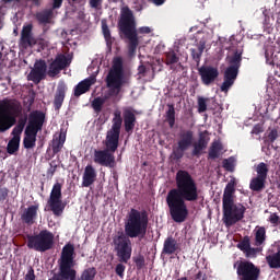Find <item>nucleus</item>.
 Masks as SVG:
<instances>
[{
	"mask_svg": "<svg viewBox=\"0 0 280 280\" xmlns=\"http://www.w3.org/2000/svg\"><path fill=\"white\" fill-rule=\"evenodd\" d=\"M176 188L171 189L166 196V205L174 222L183 223L189 215L187 202H198L200 190L194 176L185 170H179L175 176Z\"/></svg>",
	"mask_w": 280,
	"mask_h": 280,
	"instance_id": "f257e3e1",
	"label": "nucleus"
},
{
	"mask_svg": "<svg viewBox=\"0 0 280 280\" xmlns=\"http://www.w3.org/2000/svg\"><path fill=\"white\" fill-rule=\"evenodd\" d=\"M149 222L148 211L130 209L125 222V233L121 232L113 237L114 250H116L119 261L122 264L130 261V257H132V241L130 238L140 237L143 240L148 233Z\"/></svg>",
	"mask_w": 280,
	"mask_h": 280,
	"instance_id": "f03ea898",
	"label": "nucleus"
},
{
	"mask_svg": "<svg viewBox=\"0 0 280 280\" xmlns=\"http://www.w3.org/2000/svg\"><path fill=\"white\" fill-rule=\"evenodd\" d=\"M236 185L235 179H231L223 191V224L228 228L242 222L244 220V213H246V207L242 203H235V199L233 198Z\"/></svg>",
	"mask_w": 280,
	"mask_h": 280,
	"instance_id": "7ed1b4c3",
	"label": "nucleus"
},
{
	"mask_svg": "<svg viewBox=\"0 0 280 280\" xmlns=\"http://www.w3.org/2000/svg\"><path fill=\"white\" fill-rule=\"evenodd\" d=\"M118 28L120 34L129 40L128 55L135 56L137 47H139V35L137 34V20L130 7L126 5L120 9V19L118 21Z\"/></svg>",
	"mask_w": 280,
	"mask_h": 280,
	"instance_id": "20e7f679",
	"label": "nucleus"
},
{
	"mask_svg": "<svg viewBox=\"0 0 280 280\" xmlns=\"http://www.w3.org/2000/svg\"><path fill=\"white\" fill-rule=\"evenodd\" d=\"M59 270L48 280H82L75 270V246L68 243L62 247L61 256L58 260Z\"/></svg>",
	"mask_w": 280,
	"mask_h": 280,
	"instance_id": "39448f33",
	"label": "nucleus"
},
{
	"mask_svg": "<svg viewBox=\"0 0 280 280\" xmlns=\"http://www.w3.org/2000/svg\"><path fill=\"white\" fill-rule=\"evenodd\" d=\"M21 105L12 100L0 101V132H8L16 126V117L21 115Z\"/></svg>",
	"mask_w": 280,
	"mask_h": 280,
	"instance_id": "423d86ee",
	"label": "nucleus"
},
{
	"mask_svg": "<svg viewBox=\"0 0 280 280\" xmlns=\"http://www.w3.org/2000/svg\"><path fill=\"white\" fill-rule=\"evenodd\" d=\"M119 148V138L107 136L105 138V149L94 151V163L102 165V167H115V153Z\"/></svg>",
	"mask_w": 280,
	"mask_h": 280,
	"instance_id": "0eeeda50",
	"label": "nucleus"
},
{
	"mask_svg": "<svg viewBox=\"0 0 280 280\" xmlns=\"http://www.w3.org/2000/svg\"><path fill=\"white\" fill-rule=\"evenodd\" d=\"M106 83L109 90V97H117L121 93V88L126 84L124 77V61L117 58L106 77Z\"/></svg>",
	"mask_w": 280,
	"mask_h": 280,
	"instance_id": "6e6552de",
	"label": "nucleus"
},
{
	"mask_svg": "<svg viewBox=\"0 0 280 280\" xmlns=\"http://www.w3.org/2000/svg\"><path fill=\"white\" fill-rule=\"evenodd\" d=\"M26 246L36 253H47L54 248V233L42 230L38 234L27 235Z\"/></svg>",
	"mask_w": 280,
	"mask_h": 280,
	"instance_id": "1a4fd4ad",
	"label": "nucleus"
},
{
	"mask_svg": "<svg viewBox=\"0 0 280 280\" xmlns=\"http://www.w3.org/2000/svg\"><path fill=\"white\" fill-rule=\"evenodd\" d=\"M229 65L224 72V81L221 84V91L223 93H229V89H231V86L235 84V80H237L240 67H242V52L236 50L234 55L230 57Z\"/></svg>",
	"mask_w": 280,
	"mask_h": 280,
	"instance_id": "9d476101",
	"label": "nucleus"
},
{
	"mask_svg": "<svg viewBox=\"0 0 280 280\" xmlns=\"http://www.w3.org/2000/svg\"><path fill=\"white\" fill-rule=\"evenodd\" d=\"M238 280H259L261 268L250 260H237L234 262Z\"/></svg>",
	"mask_w": 280,
	"mask_h": 280,
	"instance_id": "9b49d317",
	"label": "nucleus"
},
{
	"mask_svg": "<svg viewBox=\"0 0 280 280\" xmlns=\"http://www.w3.org/2000/svg\"><path fill=\"white\" fill-rule=\"evenodd\" d=\"M47 205L49 211H52L54 215L57 218H60V215L65 213L67 203L62 202V184H54Z\"/></svg>",
	"mask_w": 280,
	"mask_h": 280,
	"instance_id": "f8f14e48",
	"label": "nucleus"
},
{
	"mask_svg": "<svg viewBox=\"0 0 280 280\" xmlns=\"http://www.w3.org/2000/svg\"><path fill=\"white\" fill-rule=\"evenodd\" d=\"M177 148L173 150L174 161H180L185 156V152L194 145V132L189 129H183L178 135Z\"/></svg>",
	"mask_w": 280,
	"mask_h": 280,
	"instance_id": "ddd939ff",
	"label": "nucleus"
},
{
	"mask_svg": "<svg viewBox=\"0 0 280 280\" xmlns=\"http://www.w3.org/2000/svg\"><path fill=\"white\" fill-rule=\"evenodd\" d=\"M33 27L34 26L32 24H27L24 25L21 31L19 47L23 51H25V49H32L38 45V39H36V37H34V33H32Z\"/></svg>",
	"mask_w": 280,
	"mask_h": 280,
	"instance_id": "4468645a",
	"label": "nucleus"
},
{
	"mask_svg": "<svg viewBox=\"0 0 280 280\" xmlns=\"http://www.w3.org/2000/svg\"><path fill=\"white\" fill-rule=\"evenodd\" d=\"M43 126H45V113L38 109L31 112L25 130L38 133L43 130Z\"/></svg>",
	"mask_w": 280,
	"mask_h": 280,
	"instance_id": "2eb2a0df",
	"label": "nucleus"
},
{
	"mask_svg": "<svg viewBox=\"0 0 280 280\" xmlns=\"http://www.w3.org/2000/svg\"><path fill=\"white\" fill-rule=\"evenodd\" d=\"M198 71L205 86H211L220 77V71L213 66H201Z\"/></svg>",
	"mask_w": 280,
	"mask_h": 280,
	"instance_id": "dca6fc26",
	"label": "nucleus"
},
{
	"mask_svg": "<svg viewBox=\"0 0 280 280\" xmlns=\"http://www.w3.org/2000/svg\"><path fill=\"white\" fill-rule=\"evenodd\" d=\"M47 73V62L45 60H38L34 65V69L27 75V80L34 82V84H40L42 80H45Z\"/></svg>",
	"mask_w": 280,
	"mask_h": 280,
	"instance_id": "f3484780",
	"label": "nucleus"
},
{
	"mask_svg": "<svg viewBox=\"0 0 280 280\" xmlns=\"http://www.w3.org/2000/svg\"><path fill=\"white\" fill-rule=\"evenodd\" d=\"M71 65V61L67 59V56L59 54L56 56L55 60L49 65L48 75L50 78H56L60 71L67 69Z\"/></svg>",
	"mask_w": 280,
	"mask_h": 280,
	"instance_id": "a211bd4d",
	"label": "nucleus"
},
{
	"mask_svg": "<svg viewBox=\"0 0 280 280\" xmlns=\"http://www.w3.org/2000/svg\"><path fill=\"white\" fill-rule=\"evenodd\" d=\"M209 131H203L199 133V138L197 142H192V151L191 156H197L199 159L202 154L203 150H207V145H209L210 138L207 136Z\"/></svg>",
	"mask_w": 280,
	"mask_h": 280,
	"instance_id": "6ab92c4d",
	"label": "nucleus"
},
{
	"mask_svg": "<svg viewBox=\"0 0 280 280\" xmlns=\"http://www.w3.org/2000/svg\"><path fill=\"white\" fill-rule=\"evenodd\" d=\"M97 80L95 77H89L82 81H80L75 86H74V97H80L81 95H84V93H89L91 91V88L93 84H95Z\"/></svg>",
	"mask_w": 280,
	"mask_h": 280,
	"instance_id": "aec40b11",
	"label": "nucleus"
},
{
	"mask_svg": "<svg viewBox=\"0 0 280 280\" xmlns=\"http://www.w3.org/2000/svg\"><path fill=\"white\" fill-rule=\"evenodd\" d=\"M124 124V118H121V112L117 110L114 113V118L112 120V128L107 131V136L119 139L121 135V125Z\"/></svg>",
	"mask_w": 280,
	"mask_h": 280,
	"instance_id": "412c9836",
	"label": "nucleus"
},
{
	"mask_svg": "<svg viewBox=\"0 0 280 280\" xmlns=\"http://www.w3.org/2000/svg\"><path fill=\"white\" fill-rule=\"evenodd\" d=\"M67 91L68 88L65 82L58 84L54 96L55 110H60V108H62V104H65V97H67Z\"/></svg>",
	"mask_w": 280,
	"mask_h": 280,
	"instance_id": "4be33fe9",
	"label": "nucleus"
},
{
	"mask_svg": "<svg viewBox=\"0 0 280 280\" xmlns=\"http://www.w3.org/2000/svg\"><path fill=\"white\" fill-rule=\"evenodd\" d=\"M180 253V245L174 236H168L164 240L162 255H176Z\"/></svg>",
	"mask_w": 280,
	"mask_h": 280,
	"instance_id": "5701e85b",
	"label": "nucleus"
},
{
	"mask_svg": "<svg viewBox=\"0 0 280 280\" xmlns=\"http://www.w3.org/2000/svg\"><path fill=\"white\" fill-rule=\"evenodd\" d=\"M97 180V171L93 165L88 164L83 172L82 187H91Z\"/></svg>",
	"mask_w": 280,
	"mask_h": 280,
	"instance_id": "b1692460",
	"label": "nucleus"
},
{
	"mask_svg": "<svg viewBox=\"0 0 280 280\" xmlns=\"http://www.w3.org/2000/svg\"><path fill=\"white\" fill-rule=\"evenodd\" d=\"M122 117H124L125 130L127 132H132L137 124V116L135 115V112H132V109L130 108H125L122 112Z\"/></svg>",
	"mask_w": 280,
	"mask_h": 280,
	"instance_id": "393cba45",
	"label": "nucleus"
},
{
	"mask_svg": "<svg viewBox=\"0 0 280 280\" xmlns=\"http://www.w3.org/2000/svg\"><path fill=\"white\" fill-rule=\"evenodd\" d=\"M38 215V206H30L21 214V220L24 224L32 225Z\"/></svg>",
	"mask_w": 280,
	"mask_h": 280,
	"instance_id": "a878e982",
	"label": "nucleus"
},
{
	"mask_svg": "<svg viewBox=\"0 0 280 280\" xmlns=\"http://www.w3.org/2000/svg\"><path fill=\"white\" fill-rule=\"evenodd\" d=\"M65 141H67V136L62 132L59 135H55L51 140V150H52V156H56L62 148H65Z\"/></svg>",
	"mask_w": 280,
	"mask_h": 280,
	"instance_id": "bb28decb",
	"label": "nucleus"
},
{
	"mask_svg": "<svg viewBox=\"0 0 280 280\" xmlns=\"http://www.w3.org/2000/svg\"><path fill=\"white\" fill-rule=\"evenodd\" d=\"M36 137H38V133L25 129L23 138V148L25 150H34V148H36Z\"/></svg>",
	"mask_w": 280,
	"mask_h": 280,
	"instance_id": "cd10ccee",
	"label": "nucleus"
},
{
	"mask_svg": "<svg viewBox=\"0 0 280 280\" xmlns=\"http://www.w3.org/2000/svg\"><path fill=\"white\" fill-rule=\"evenodd\" d=\"M222 150H224V145H222V142L213 141L208 152V159H211L212 161H215V159H220V152H222Z\"/></svg>",
	"mask_w": 280,
	"mask_h": 280,
	"instance_id": "c85d7f7f",
	"label": "nucleus"
},
{
	"mask_svg": "<svg viewBox=\"0 0 280 280\" xmlns=\"http://www.w3.org/2000/svg\"><path fill=\"white\" fill-rule=\"evenodd\" d=\"M266 180L264 177H253L249 182V189L252 191H264L266 189Z\"/></svg>",
	"mask_w": 280,
	"mask_h": 280,
	"instance_id": "c756f323",
	"label": "nucleus"
},
{
	"mask_svg": "<svg viewBox=\"0 0 280 280\" xmlns=\"http://www.w3.org/2000/svg\"><path fill=\"white\" fill-rule=\"evenodd\" d=\"M255 172L258 178H264L265 180H268V173L270 172L268 164H266L265 162H260L258 165H256Z\"/></svg>",
	"mask_w": 280,
	"mask_h": 280,
	"instance_id": "7c9ffc66",
	"label": "nucleus"
},
{
	"mask_svg": "<svg viewBox=\"0 0 280 280\" xmlns=\"http://www.w3.org/2000/svg\"><path fill=\"white\" fill-rule=\"evenodd\" d=\"M110 96L107 94L104 97L97 96L92 101V108L95 113L100 114L102 113V108L104 107V104H106V100H108Z\"/></svg>",
	"mask_w": 280,
	"mask_h": 280,
	"instance_id": "2f4dec72",
	"label": "nucleus"
},
{
	"mask_svg": "<svg viewBox=\"0 0 280 280\" xmlns=\"http://www.w3.org/2000/svg\"><path fill=\"white\" fill-rule=\"evenodd\" d=\"M167 107L168 109L166 110V121L170 128H174L176 125V108L174 107V104H168Z\"/></svg>",
	"mask_w": 280,
	"mask_h": 280,
	"instance_id": "473e14b6",
	"label": "nucleus"
},
{
	"mask_svg": "<svg viewBox=\"0 0 280 280\" xmlns=\"http://www.w3.org/2000/svg\"><path fill=\"white\" fill-rule=\"evenodd\" d=\"M179 61L180 57L176 55V51L170 50L165 52V65H167V67H171V69H174L173 65H177V62Z\"/></svg>",
	"mask_w": 280,
	"mask_h": 280,
	"instance_id": "72a5a7b5",
	"label": "nucleus"
},
{
	"mask_svg": "<svg viewBox=\"0 0 280 280\" xmlns=\"http://www.w3.org/2000/svg\"><path fill=\"white\" fill-rule=\"evenodd\" d=\"M102 32L103 36L105 38L107 47H113V36L110 35V28H108V24L106 23V20H102Z\"/></svg>",
	"mask_w": 280,
	"mask_h": 280,
	"instance_id": "f704fd0d",
	"label": "nucleus"
},
{
	"mask_svg": "<svg viewBox=\"0 0 280 280\" xmlns=\"http://www.w3.org/2000/svg\"><path fill=\"white\" fill-rule=\"evenodd\" d=\"M203 51H205V42H200L197 48L190 49L192 60H195V62H200V58H202Z\"/></svg>",
	"mask_w": 280,
	"mask_h": 280,
	"instance_id": "c9c22d12",
	"label": "nucleus"
},
{
	"mask_svg": "<svg viewBox=\"0 0 280 280\" xmlns=\"http://www.w3.org/2000/svg\"><path fill=\"white\" fill-rule=\"evenodd\" d=\"M266 242V228L260 226L256 230L255 246H261Z\"/></svg>",
	"mask_w": 280,
	"mask_h": 280,
	"instance_id": "e433bc0d",
	"label": "nucleus"
},
{
	"mask_svg": "<svg viewBox=\"0 0 280 280\" xmlns=\"http://www.w3.org/2000/svg\"><path fill=\"white\" fill-rule=\"evenodd\" d=\"M19 148H21V140H18L16 138H11L7 145V152L8 154H16Z\"/></svg>",
	"mask_w": 280,
	"mask_h": 280,
	"instance_id": "4c0bfd02",
	"label": "nucleus"
},
{
	"mask_svg": "<svg viewBox=\"0 0 280 280\" xmlns=\"http://www.w3.org/2000/svg\"><path fill=\"white\" fill-rule=\"evenodd\" d=\"M95 275H97V269L94 267H90L88 269H84L81 273V280H93L95 279Z\"/></svg>",
	"mask_w": 280,
	"mask_h": 280,
	"instance_id": "58836bf2",
	"label": "nucleus"
},
{
	"mask_svg": "<svg viewBox=\"0 0 280 280\" xmlns=\"http://www.w3.org/2000/svg\"><path fill=\"white\" fill-rule=\"evenodd\" d=\"M223 167L226 172H235V158L230 156L223 160Z\"/></svg>",
	"mask_w": 280,
	"mask_h": 280,
	"instance_id": "ea45409f",
	"label": "nucleus"
},
{
	"mask_svg": "<svg viewBox=\"0 0 280 280\" xmlns=\"http://www.w3.org/2000/svg\"><path fill=\"white\" fill-rule=\"evenodd\" d=\"M236 246L240 250L246 253L250 246V237L244 236L243 240Z\"/></svg>",
	"mask_w": 280,
	"mask_h": 280,
	"instance_id": "a19ab883",
	"label": "nucleus"
},
{
	"mask_svg": "<svg viewBox=\"0 0 280 280\" xmlns=\"http://www.w3.org/2000/svg\"><path fill=\"white\" fill-rule=\"evenodd\" d=\"M209 101V98H205L202 96H199L197 100V104H198V113H206L207 110V102Z\"/></svg>",
	"mask_w": 280,
	"mask_h": 280,
	"instance_id": "79ce46f5",
	"label": "nucleus"
},
{
	"mask_svg": "<svg viewBox=\"0 0 280 280\" xmlns=\"http://www.w3.org/2000/svg\"><path fill=\"white\" fill-rule=\"evenodd\" d=\"M133 262L136 264L138 270H141V268L145 266V257L143 255H138L137 257L133 258Z\"/></svg>",
	"mask_w": 280,
	"mask_h": 280,
	"instance_id": "37998d69",
	"label": "nucleus"
},
{
	"mask_svg": "<svg viewBox=\"0 0 280 280\" xmlns=\"http://www.w3.org/2000/svg\"><path fill=\"white\" fill-rule=\"evenodd\" d=\"M12 139H16L18 141H21V135H23V129L21 127H14L12 132Z\"/></svg>",
	"mask_w": 280,
	"mask_h": 280,
	"instance_id": "c03bdc74",
	"label": "nucleus"
},
{
	"mask_svg": "<svg viewBox=\"0 0 280 280\" xmlns=\"http://www.w3.org/2000/svg\"><path fill=\"white\" fill-rule=\"evenodd\" d=\"M268 141H270V143H275V141H277V139H279V131L277 129H272L268 136H267Z\"/></svg>",
	"mask_w": 280,
	"mask_h": 280,
	"instance_id": "a18cd8bd",
	"label": "nucleus"
},
{
	"mask_svg": "<svg viewBox=\"0 0 280 280\" xmlns=\"http://www.w3.org/2000/svg\"><path fill=\"white\" fill-rule=\"evenodd\" d=\"M115 272L120 279H124V273L126 272V266L124 264L116 265Z\"/></svg>",
	"mask_w": 280,
	"mask_h": 280,
	"instance_id": "49530a36",
	"label": "nucleus"
},
{
	"mask_svg": "<svg viewBox=\"0 0 280 280\" xmlns=\"http://www.w3.org/2000/svg\"><path fill=\"white\" fill-rule=\"evenodd\" d=\"M257 253H259V248L249 246L245 252V257H257Z\"/></svg>",
	"mask_w": 280,
	"mask_h": 280,
	"instance_id": "de8ad7c7",
	"label": "nucleus"
},
{
	"mask_svg": "<svg viewBox=\"0 0 280 280\" xmlns=\"http://www.w3.org/2000/svg\"><path fill=\"white\" fill-rule=\"evenodd\" d=\"M270 224H273V226H279L280 224V217L277 213H271L269 217Z\"/></svg>",
	"mask_w": 280,
	"mask_h": 280,
	"instance_id": "09e8293b",
	"label": "nucleus"
},
{
	"mask_svg": "<svg viewBox=\"0 0 280 280\" xmlns=\"http://www.w3.org/2000/svg\"><path fill=\"white\" fill-rule=\"evenodd\" d=\"M37 21L39 23H49V13H38Z\"/></svg>",
	"mask_w": 280,
	"mask_h": 280,
	"instance_id": "8fccbe9b",
	"label": "nucleus"
},
{
	"mask_svg": "<svg viewBox=\"0 0 280 280\" xmlns=\"http://www.w3.org/2000/svg\"><path fill=\"white\" fill-rule=\"evenodd\" d=\"M25 280H36V275L34 273V268H30L24 277Z\"/></svg>",
	"mask_w": 280,
	"mask_h": 280,
	"instance_id": "3c124183",
	"label": "nucleus"
},
{
	"mask_svg": "<svg viewBox=\"0 0 280 280\" xmlns=\"http://www.w3.org/2000/svg\"><path fill=\"white\" fill-rule=\"evenodd\" d=\"M10 190L8 188H1L0 187V202H3L8 198V194Z\"/></svg>",
	"mask_w": 280,
	"mask_h": 280,
	"instance_id": "603ef678",
	"label": "nucleus"
},
{
	"mask_svg": "<svg viewBox=\"0 0 280 280\" xmlns=\"http://www.w3.org/2000/svg\"><path fill=\"white\" fill-rule=\"evenodd\" d=\"M139 34H151L152 33V28H150V26H141L138 30Z\"/></svg>",
	"mask_w": 280,
	"mask_h": 280,
	"instance_id": "864d4df0",
	"label": "nucleus"
},
{
	"mask_svg": "<svg viewBox=\"0 0 280 280\" xmlns=\"http://www.w3.org/2000/svg\"><path fill=\"white\" fill-rule=\"evenodd\" d=\"M90 5L97 10L102 5V0H90Z\"/></svg>",
	"mask_w": 280,
	"mask_h": 280,
	"instance_id": "5fc2aeb1",
	"label": "nucleus"
},
{
	"mask_svg": "<svg viewBox=\"0 0 280 280\" xmlns=\"http://www.w3.org/2000/svg\"><path fill=\"white\" fill-rule=\"evenodd\" d=\"M63 0H52V10H58L62 8Z\"/></svg>",
	"mask_w": 280,
	"mask_h": 280,
	"instance_id": "6e6d98bb",
	"label": "nucleus"
},
{
	"mask_svg": "<svg viewBox=\"0 0 280 280\" xmlns=\"http://www.w3.org/2000/svg\"><path fill=\"white\" fill-rule=\"evenodd\" d=\"M25 124H27V118H21V119L18 121L16 127H18V128H21L22 130H24V129H25Z\"/></svg>",
	"mask_w": 280,
	"mask_h": 280,
	"instance_id": "4d7b16f0",
	"label": "nucleus"
},
{
	"mask_svg": "<svg viewBox=\"0 0 280 280\" xmlns=\"http://www.w3.org/2000/svg\"><path fill=\"white\" fill-rule=\"evenodd\" d=\"M147 68L143 65H140L138 67V74L139 75H145Z\"/></svg>",
	"mask_w": 280,
	"mask_h": 280,
	"instance_id": "13d9d810",
	"label": "nucleus"
},
{
	"mask_svg": "<svg viewBox=\"0 0 280 280\" xmlns=\"http://www.w3.org/2000/svg\"><path fill=\"white\" fill-rule=\"evenodd\" d=\"M54 174H56V168H51V166L47 170V176L54 177Z\"/></svg>",
	"mask_w": 280,
	"mask_h": 280,
	"instance_id": "bf43d9fd",
	"label": "nucleus"
},
{
	"mask_svg": "<svg viewBox=\"0 0 280 280\" xmlns=\"http://www.w3.org/2000/svg\"><path fill=\"white\" fill-rule=\"evenodd\" d=\"M151 3H154L155 5H163L165 3V0H149Z\"/></svg>",
	"mask_w": 280,
	"mask_h": 280,
	"instance_id": "052dcab7",
	"label": "nucleus"
},
{
	"mask_svg": "<svg viewBox=\"0 0 280 280\" xmlns=\"http://www.w3.org/2000/svg\"><path fill=\"white\" fill-rule=\"evenodd\" d=\"M50 167L54 168V170H58V162L56 160H52L50 163H49Z\"/></svg>",
	"mask_w": 280,
	"mask_h": 280,
	"instance_id": "680f3d73",
	"label": "nucleus"
},
{
	"mask_svg": "<svg viewBox=\"0 0 280 280\" xmlns=\"http://www.w3.org/2000/svg\"><path fill=\"white\" fill-rule=\"evenodd\" d=\"M4 3H12V1H15L16 3H19V1L21 0H2Z\"/></svg>",
	"mask_w": 280,
	"mask_h": 280,
	"instance_id": "e2e57ef3",
	"label": "nucleus"
},
{
	"mask_svg": "<svg viewBox=\"0 0 280 280\" xmlns=\"http://www.w3.org/2000/svg\"><path fill=\"white\" fill-rule=\"evenodd\" d=\"M254 130H255V132H261V130H259L258 127H255Z\"/></svg>",
	"mask_w": 280,
	"mask_h": 280,
	"instance_id": "0e129e2a",
	"label": "nucleus"
},
{
	"mask_svg": "<svg viewBox=\"0 0 280 280\" xmlns=\"http://www.w3.org/2000/svg\"><path fill=\"white\" fill-rule=\"evenodd\" d=\"M3 59V52L0 51V60Z\"/></svg>",
	"mask_w": 280,
	"mask_h": 280,
	"instance_id": "69168bd1",
	"label": "nucleus"
},
{
	"mask_svg": "<svg viewBox=\"0 0 280 280\" xmlns=\"http://www.w3.org/2000/svg\"><path fill=\"white\" fill-rule=\"evenodd\" d=\"M197 279H200V272L197 275Z\"/></svg>",
	"mask_w": 280,
	"mask_h": 280,
	"instance_id": "338daca9",
	"label": "nucleus"
},
{
	"mask_svg": "<svg viewBox=\"0 0 280 280\" xmlns=\"http://www.w3.org/2000/svg\"><path fill=\"white\" fill-rule=\"evenodd\" d=\"M31 104H34V98H32Z\"/></svg>",
	"mask_w": 280,
	"mask_h": 280,
	"instance_id": "774afa93",
	"label": "nucleus"
}]
</instances>
